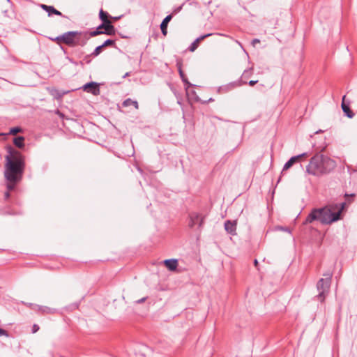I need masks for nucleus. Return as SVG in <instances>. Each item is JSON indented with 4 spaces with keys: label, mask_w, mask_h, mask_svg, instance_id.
Listing matches in <instances>:
<instances>
[{
    "label": "nucleus",
    "mask_w": 357,
    "mask_h": 357,
    "mask_svg": "<svg viewBox=\"0 0 357 357\" xmlns=\"http://www.w3.org/2000/svg\"><path fill=\"white\" fill-rule=\"evenodd\" d=\"M346 203L336 204L329 207L313 209L307 215L305 223H311L314 220H319L323 224H331L340 219L342 211Z\"/></svg>",
    "instance_id": "f257e3e1"
},
{
    "label": "nucleus",
    "mask_w": 357,
    "mask_h": 357,
    "mask_svg": "<svg viewBox=\"0 0 357 357\" xmlns=\"http://www.w3.org/2000/svg\"><path fill=\"white\" fill-rule=\"evenodd\" d=\"M336 162L323 154L317 153L310 160L306 167V172L309 174L321 176L331 172L336 167Z\"/></svg>",
    "instance_id": "f03ea898"
},
{
    "label": "nucleus",
    "mask_w": 357,
    "mask_h": 357,
    "mask_svg": "<svg viewBox=\"0 0 357 357\" xmlns=\"http://www.w3.org/2000/svg\"><path fill=\"white\" fill-rule=\"evenodd\" d=\"M4 175L6 178L13 183L17 182L21 177L24 169V159L17 151H10L6 157Z\"/></svg>",
    "instance_id": "7ed1b4c3"
},
{
    "label": "nucleus",
    "mask_w": 357,
    "mask_h": 357,
    "mask_svg": "<svg viewBox=\"0 0 357 357\" xmlns=\"http://www.w3.org/2000/svg\"><path fill=\"white\" fill-rule=\"evenodd\" d=\"M63 43L70 47L84 46L89 39L87 32L68 31L62 34Z\"/></svg>",
    "instance_id": "20e7f679"
},
{
    "label": "nucleus",
    "mask_w": 357,
    "mask_h": 357,
    "mask_svg": "<svg viewBox=\"0 0 357 357\" xmlns=\"http://www.w3.org/2000/svg\"><path fill=\"white\" fill-rule=\"evenodd\" d=\"M115 29L111 22H102L98 26L96 30L88 33L89 37H94L100 34L112 35L114 34Z\"/></svg>",
    "instance_id": "39448f33"
},
{
    "label": "nucleus",
    "mask_w": 357,
    "mask_h": 357,
    "mask_svg": "<svg viewBox=\"0 0 357 357\" xmlns=\"http://www.w3.org/2000/svg\"><path fill=\"white\" fill-rule=\"evenodd\" d=\"M331 278V274L328 273L325 279L321 278L319 280L317 283V289L319 291V298H324V294L328 291L330 286Z\"/></svg>",
    "instance_id": "423d86ee"
},
{
    "label": "nucleus",
    "mask_w": 357,
    "mask_h": 357,
    "mask_svg": "<svg viewBox=\"0 0 357 357\" xmlns=\"http://www.w3.org/2000/svg\"><path fill=\"white\" fill-rule=\"evenodd\" d=\"M83 89L84 91L91 92L93 95H98L100 93L98 84L96 82H89L84 85Z\"/></svg>",
    "instance_id": "0eeeda50"
},
{
    "label": "nucleus",
    "mask_w": 357,
    "mask_h": 357,
    "mask_svg": "<svg viewBox=\"0 0 357 357\" xmlns=\"http://www.w3.org/2000/svg\"><path fill=\"white\" fill-rule=\"evenodd\" d=\"M308 155V153H303L302 154H300V155H296V156H293L291 157L284 165L283 167V171H285V170H287L288 169H289L295 162H298V160L303 157H305V156H307Z\"/></svg>",
    "instance_id": "6e6552de"
},
{
    "label": "nucleus",
    "mask_w": 357,
    "mask_h": 357,
    "mask_svg": "<svg viewBox=\"0 0 357 357\" xmlns=\"http://www.w3.org/2000/svg\"><path fill=\"white\" fill-rule=\"evenodd\" d=\"M203 223V219L197 213H192L190 216L189 227H193L196 225H199L201 227Z\"/></svg>",
    "instance_id": "1a4fd4ad"
},
{
    "label": "nucleus",
    "mask_w": 357,
    "mask_h": 357,
    "mask_svg": "<svg viewBox=\"0 0 357 357\" xmlns=\"http://www.w3.org/2000/svg\"><path fill=\"white\" fill-rule=\"evenodd\" d=\"M225 229L226 231L231 235L236 234V221H231V220H227L225 222Z\"/></svg>",
    "instance_id": "9d476101"
},
{
    "label": "nucleus",
    "mask_w": 357,
    "mask_h": 357,
    "mask_svg": "<svg viewBox=\"0 0 357 357\" xmlns=\"http://www.w3.org/2000/svg\"><path fill=\"white\" fill-rule=\"evenodd\" d=\"M172 18V15H167L160 24V29L162 35L166 36L167 34V26L168 23L171 21Z\"/></svg>",
    "instance_id": "9b49d317"
},
{
    "label": "nucleus",
    "mask_w": 357,
    "mask_h": 357,
    "mask_svg": "<svg viewBox=\"0 0 357 357\" xmlns=\"http://www.w3.org/2000/svg\"><path fill=\"white\" fill-rule=\"evenodd\" d=\"M37 310L42 314H54L56 312V310L47 306L35 305L33 308Z\"/></svg>",
    "instance_id": "f8f14e48"
},
{
    "label": "nucleus",
    "mask_w": 357,
    "mask_h": 357,
    "mask_svg": "<svg viewBox=\"0 0 357 357\" xmlns=\"http://www.w3.org/2000/svg\"><path fill=\"white\" fill-rule=\"evenodd\" d=\"M163 263L165 266L171 271H175L178 266V261L175 259H165Z\"/></svg>",
    "instance_id": "ddd939ff"
},
{
    "label": "nucleus",
    "mask_w": 357,
    "mask_h": 357,
    "mask_svg": "<svg viewBox=\"0 0 357 357\" xmlns=\"http://www.w3.org/2000/svg\"><path fill=\"white\" fill-rule=\"evenodd\" d=\"M40 7L44 10H45L46 12L48 13V15H51L52 14H54V15H62V13L60 11L57 10L56 9H55L52 6H47V5H45V4H41Z\"/></svg>",
    "instance_id": "4468645a"
},
{
    "label": "nucleus",
    "mask_w": 357,
    "mask_h": 357,
    "mask_svg": "<svg viewBox=\"0 0 357 357\" xmlns=\"http://www.w3.org/2000/svg\"><path fill=\"white\" fill-rule=\"evenodd\" d=\"M212 34L211 33H208V34H205V35H203V36H199V38H197L191 45L189 47V50L190 52H194L198 47V45H199V43L204 40V38L211 36Z\"/></svg>",
    "instance_id": "2eb2a0df"
},
{
    "label": "nucleus",
    "mask_w": 357,
    "mask_h": 357,
    "mask_svg": "<svg viewBox=\"0 0 357 357\" xmlns=\"http://www.w3.org/2000/svg\"><path fill=\"white\" fill-rule=\"evenodd\" d=\"M345 98V96H343L342 98V111L344 112V114L347 115L349 118H352L354 116V112L350 109L348 105H346L344 102V100Z\"/></svg>",
    "instance_id": "dca6fc26"
},
{
    "label": "nucleus",
    "mask_w": 357,
    "mask_h": 357,
    "mask_svg": "<svg viewBox=\"0 0 357 357\" xmlns=\"http://www.w3.org/2000/svg\"><path fill=\"white\" fill-rule=\"evenodd\" d=\"M123 107H129L130 105H133L135 109H138V102L135 100H132L130 98H127L122 103Z\"/></svg>",
    "instance_id": "f3484780"
},
{
    "label": "nucleus",
    "mask_w": 357,
    "mask_h": 357,
    "mask_svg": "<svg viewBox=\"0 0 357 357\" xmlns=\"http://www.w3.org/2000/svg\"><path fill=\"white\" fill-rule=\"evenodd\" d=\"M24 138L23 137H17L15 138H14V140H13V143L14 144L18 147V148H22L24 147Z\"/></svg>",
    "instance_id": "a211bd4d"
},
{
    "label": "nucleus",
    "mask_w": 357,
    "mask_h": 357,
    "mask_svg": "<svg viewBox=\"0 0 357 357\" xmlns=\"http://www.w3.org/2000/svg\"><path fill=\"white\" fill-rule=\"evenodd\" d=\"M99 17L102 22H110L108 20V18L110 17L109 15L107 12L103 11L102 9L100 10Z\"/></svg>",
    "instance_id": "6ab92c4d"
},
{
    "label": "nucleus",
    "mask_w": 357,
    "mask_h": 357,
    "mask_svg": "<svg viewBox=\"0 0 357 357\" xmlns=\"http://www.w3.org/2000/svg\"><path fill=\"white\" fill-rule=\"evenodd\" d=\"M102 48H104V47H102V45H101L98 46L97 47H96V49H95V50H93V52L91 53V56H94V57H96V56H98V55L100 54V52H101V51H102Z\"/></svg>",
    "instance_id": "aec40b11"
},
{
    "label": "nucleus",
    "mask_w": 357,
    "mask_h": 357,
    "mask_svg": "<svg viewBox=\"0 0 357 357\" xmlns=\"http://www.w3.org/2000/svg\"><path fill=\"white\" fill-rule=\"evenodd\" d=\"M112 45H114V40L107 39L102 44V47H105Z\"/></svg>",
    "instance_id": "412c9836"
},
{
    "label": "nucleus",
    "mask_w": 357,
    "mask_h": 357,
    "mask_svg": "<svg viewBox=\"0 0 357 357\" xmlns=\"http://www.w3.org/2000/svg\"><path fill=\"white\" fill-rule=\"evenodd\" d=\"M21 131V128L19 127H14L12 128L10 130V134L11 135H16L17 133L20 132Z\"/></svg>",
    "instance_id": "4be33fe9"
},
{
    "label": "nucleus",
    "mask_w": 357,
    "mask_h": 357,
    "mask_svg": "<svg viewBox=\"0 0 357 357\" xmlns=\"http://www.w3.org/2000/svg\"><path fill=\"white\" fill-rule=\"evenodd\" d=\"M275 230H278V231H286L287 233H289V234H291L290 232V230L288 227H281V226H278L275 227Z\"/></svg>",
    "instance_id": "5701e85b"
},
{
    "label": "nucleus",
    "mask_w": 357,
    "mask_h": 357,
    "mask_svg": "<svg viewBox=\"0 0 357 357\" xmlns=\"http://www.w3.org/2000/svg\"><path fill=\"white\" fill-rule=\"evenodd\" d=\"M50 39L52 40V41H55L58 43L62 42L63 43V38H62V35H60L59 36H56L55 38H50Z\"/></svg>",
    "instance_id": "b1692460"
},
{
    "label": "nucleus",
    "mask_w": 357,
    "mask_h": 357,
    "mask_svg": "<svg viewBox=\"0 0 357 357\" xmlns=\"http://www.w3.org/2000/svg\"><path fill=\"white\" fill-rule=\"evenodd\" d=\"M251 71H252V68H250L249 70H244L242 76L243 77H247L250 76L252 74Z\"/></svg>",
    "instance_id": "393cba45"
},
{
    "label": "nucleus",
    "mask_w": 357,
    "mask_h": 357,
    "mask_svg": "<svg viewBox=\"0 0 357 357\" xmlns=\"http://www.w3.org/2000/svg\"><path fill=\"white\" fill-rule=\"evenodd\" d=\"M3 335L8 337V333L6 331L0 328V336H3Z\"/></svg>",
    "instance_id": "a878e982"
},
{
    "label": "nucleus",
    "mask_w": 357,
    "mask_h": 357,
    "mask_svg": "<svg viewBox=\"0 0 357 357\" xmlns=\"http://www.w3.org/2000/svg\"><path fill=\"white\" fill-rule=\"evenodd\" d=\"M181 79H182L183 82H184V83L185 84V85H187V86H188V87H189L190 86H191V85H192V84H191L188 81V79H187V78H186V77H185V76L184 77V79H183V78H182Z\"/></svg>",
    "instance_id": "bb28decb"
},
{
    "label": "nucleus",
    "mask_w": 357,
    "mask_h": 357,
    "mask_svg": "<svg viewBox=\"0 0 357 357\" xmlns=\"http://www.w3.org/2000/svg\"><path fill=\"white\" fill-rule=\"evenodd\" d=\"M146 298H147L146 297H144V298H142L141 299H139V300L135 301V303H137V304L142 303L144 302L146 300Z\"/></svg>",
    "instance_id": "cd10ccee"
},
{
    "label": "nucleus",
    "mask_w": 357,
    "mask_h": 357,
    "mask_svg": "<svg viewBox=\"0 0 357 357\" xmlns=\"http://www.w3.org/2000/svg\"><path fill=\"white\" fill-rule=\"evenodd\" d=\"M176 66L178 68V71H179V69H182V63L181 61H178L176 63Z\"/></svg>",
    "instance_id": "c85d7f7f"
},
{
    "label": "nucleus",
    "mask_w": 357,
    "mask_h": 357,
    "mask_svg": "<svg viewBox=\"0 0 357 357\" xmlns=\"http://www.w3.org/2000/svg\"><path fill=\"white\" fill-rule=\"evenodd\" d=\"M260 43V40H259V39H257V38H255V39H253V40H252V45L253 46H255V45H256L257 43Z\"/></svg>",
    "instance_id": "c756f323"
},
{
    "label": "nucleus",
    "mask_w": 357,
    "mask_h": 357,
    "mask_svg": "<svg viewBox=\"0 0 357 357\" xmlns=\"http://www.w3.org/2000/svg\"><path fill=\"white\" fill-rule=\"evenodd\" d=\"M39 330V326L36 324L33 326V333H36Z\"/></svg>",
    "instance_id": "7c9ffc66"
},
{
    "label": "nucleus",
    "mask_w": 357,
    "mask_h": 357,
    "mask_svg": "<svg viewBox=\"0 0 357 357\" xmlns=\"http://www.w3.org/2000/svg\"><path fill=\"white\" fill-rule=\"evenodd\" d=\"M178 73H179V75L181 77V78H183L184 79V77L185 76L183 70L182 69H179V71H178Z\"/></svg>",
    "instance_id": "2f4dec72"
},
{
    "label": "nucleus",
    "mask_w": 357,
    "mask_h": 357,
    "mask_svg": "<svg viewBox=\"0 0 357 357\" xmlns=\"http://www.w3.org/2000/svg\"><path fill=\"white\" fill-rule=\"evenodd\" d=\"M257 82H258L257 80H250L248 84H249L250 86H252L256 83H257Z\"/></svg>",
    "instance_id": "473e14b6"
},
{
    "label": "nucleus",
    "mask_w": 357,
    "mask_h": 357,
    "mask_svg": "<svg viewBox=\"0 0 357 357\" xmlns=\"http://www.w3.org/2000/svg\"><path fill=\"white\" fill-rule=\"evenodd\" d=\"M10 196V193L8 191L6 192L4 194L5 199H8Z\"/></svg>",
    "instance_id": "72a5a7b5"
},
{
    "label": "nucleus",
    "mask_w": 357,
    "mask_h": 357,
    "mask_svg": "<svg viewBox=\"0 0 357 357\" xmlns=\"http://www.w3.org/2000/svg\"><path fill=\"white\" fill-rule=\"evenodd\" d=\"M254 263H255V266H257V264H258V261H257V259H255V261H254Z\"/></svg>",
    "instance_id": "f704fd0d"
},
{
    "label": "nucleus",
    "mask_w": 357,
    "mask_h": 357,
    "mask_svg": "<svg viewBox=\"0 0 357 357\" xmlns=\"http://www.w3.org/2000/svg\"><path fill=\"white\" fill-rule=\"evenodd\" d=\"M8 188L9 190H11V189H13V187H12L10 185H8Z\"/></svg>",
    "instance_id": "c9c22d12"
},
{
    "label": "nucleus",
    "mask_w": 357,
    "mask_h": 357,
    "mask_svg": "<svg viewBox=\"0 0 357 357\" xmlns=\"http://www.w3.org/2000/svg\"><path fill=\"white\" fill-rule=\"evenodd\" d=\"M322 132V130H318L317 132H316V133H319V132Z\"/></svg>",
    "instance_id": "e433bc0d"
},
{
    "label": "nucleus",
    "mask_w": 357,
    "mask_h": 357,
    "mask_svg": "<svg viewBox=\"0 0 357 357\" xmlns=\"http://www.w3.org/2000/svg\"><path fill=\"white\" fill-rule=\"evenodd\" d=\"M128 74H129L128 73H126V75H124V77H126V76H128Z\"/></svg>",
    "instance_id": "4c0bfd02"
},
{
    "label": "nucleus",
    "mask_w": 357,
    "mask_h": 357,
    "mask_svg": "<svg viewBox=\"0 0 357 357\" xmlns=\"http://www.w3.org/2000/svg\"><path fill=\"white\" fill-rule=\"evenodd\" d=\"M8 2H10V0H6Z\"/></svg>",
    "instance_id": "58836bf2"
}]
</instances>
